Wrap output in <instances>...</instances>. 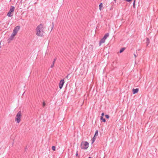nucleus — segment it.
Here are the masks:
<instances>
[{"instance_id":"obj_1","label":"nucleus","mask_w":158,"mask_h":158,"mask_svg":"<svg viewBox=\"0 0 158 158\" xmlns=\"http://www.w3.org/2000/svg\"><path fill=\"white\" fill-rule=\"evenodd\" d=\"M36 35L39 36H42L43 35L44 28L42 24H40L36 28Z\"/></svg>"},{"instance_id":"obj_2","label":"nucleus","mask_w":158,"mask_h":158,"mask_svg":"<svg viewBox=\"0 0 158 158\" xmlns=\"http://www.w3.org/2000/svg\"><path fill=\"white\" fill-rule=\"evenodd\" d=\"M81 147L82 149H86L89 147V143L87 141H83L81 142Z\"/></svg>"},{"instance_id":"obj_3","label":"nucleus","mask_w":158,"mask_h":158,"mask_svg":"<svg viewBox=\"0 0 158 158\" xmlns=\"http://www.w3.org/2000/svg\"><path fill=\"white\" fill-rule=\"evenodd\" d=\"M22 112L21 111H19L17 114L15 119V121L17 123H19L20 121L21 118V117Z\"/></svg>"},{"instance_id":"obj_4","label":"nucleus","mask_w":158,"mask_h":158,"mask_svg":"<svg viewBox=\"0 0 158 158\" xmlns=\"http://www.w3.org/2000/svg\"><path fill=\"white\" fill-rule=\"evenodd\" d=\"M15 10V7L13 6H11L10 9L9 11L7 13V15L9 17H10L12 16L13 15L12 12H13Z\"/></svg>"},{"instance_id":"obj_5","label":"nucleus","mask_w":158,"mask_h":158,"mask_svg":"<svg viewBox=\"0 0 158 158\" xmlns=\"http://www.w3.org/2000/svg\"><path fill=\"white\" fill-rule=\"evenodd\" d=\"M64 83V79H62L60 81L59 85V87L60 89L62 88Z\"/></svg>"},{"instance_id":"obj_6","label":"nucleus","mask_w":158,"mask_h":158,"mask_svg":"<svg viewBox=\"0 0 158 158\" xmlns=\"http://www.w3.org/2000/svg\"><path fill=\"white\" fill-rule=\"evenodd\" d=\"M20 27L19 26H17L14 28L13 31L17 33L19 31L20 29Z\"/></svg>"},{"instance_id":"obj_7","label":"nucleus","mask_w":158,"mask_h":158,"mask_svg":"<svg viewBox=\"0 0 158 158\" xmlns=\"http://www.w3.org/2000/svg\"><path fill=\"white\" fill-rule=\"evenodd\" d=\"M106 39L103 38H102L101 40L100 41L99 43V45L100 46L102 44L104 43L105 42V41L106 40Z\"/></svg>"},{"instance_id":"obj_8","label":"nucleus","mask_w":158,"mask_h":158,"mask_svg":"<svg viewBox=\"0 0 158 158\" xmlns=\"http://www.w3.org/2000/svg\"><path fill=\"white\" fill-rule=\"evenodd\" d=\"M139 89L138 88H136L135 89H132L133 93L134 94L137 93Z\"/></svg>"},{"instance_id":"obj_9","label":"nucleus","mask_w":158,"mask_h":158,"mask_svg":"<svg viewBox=\"0 0 158 158\" xmlns=\"http://www.w3.org/2000/svg\"><path fill=\"white\" fill-rule=\"evenodd\" d=\"M17 34V33L16 32L13 31L12 33V34L11 35V37H14V36H15Z\"/></svg>"},{"instance_id":"obj_10","label":"nucleus","mask_w":158,"mask_h":158,"mask_svg":"<svg viewBox=\"0 0 158 158\" xmlns=\"http://www.w3.org/2000/svg\"><path fill=\"white\" fill-rule=\"evenodd\" d=\"M17 34V33L16 32L13 31L12 33V34L11 35V37H14V36H15Z\"/></svg>"},{"instance_id":"obj_11","label":"nucleus","mask_w":158,"mask_h":158,"mask_svg":"<svg viewBox=\"0 0 158 158\" xmlns=\"http://www.w3.org/2000/svg\"><path fill=\"white\" fill-rule=\"evenodd\" d=\"M109 36V34L108 33H107L105 35L103 38H105V39H106V38L108 37Z\"/></svg>"},{"instance_id":"obj_12","label":"nucleus","mask_w":158,"mask_h":158,"mask_svg":"<svg viewBox=\"0 0 158 158\" xmlns=\"http://www.w3.org/2000/svg\"><path fill=\"white\" fill-rule=\"evenodd\" d=\"M150 41L149 40L148 38H147L146 39V44L147 46H148L149 44Z\"/></svg>"},{"instance_id":"obj_13","label":"nucleus","mask_w":158,"mask_h":158,"mask_svg":"<svg viewBox=\"0 0 158 158\" xmlns=\"http://www.w3.org/2000/svg\"><path fill=\"white\" fill-rule=\"evenodd\" d=\"M125 49V48H122L120 50V51H119V52L120 53H121Z\"/></svg>"},{"instance_id":"obj_14","label":"nucleus","mask_w":158,"mask_h":158,"mask_svg":"<svg viewBox=\"0 0 158 158\" xmlns=\"http://www.w3.org/2000/svg\"><path fill=\"white\" fill-rule=\"evenodd\" d=\"M103 6V5L102 3H101L99 5V9L100 10H102V8Z\"/></svg>"},{"instance_id":"obj_15","label":"nucleus","mask_w":158,"mask_h":158,"mask_svg":"<svg viewBox=\"0 0 158 158\" xmlns=\"http://www.w3.org/2000/svg\"><path fill=\"white\" fill-rule=\"evenodd\" d=\"M96 139V137H95V136H94V137L92 139V143H94V141Z\"/></svg>"},{"instance_id":"obj_16","label":"nucleus","mask_w":158,"mask_h":158,"mask_svg":"<svg viewBox=\"0 0 158 158\" xmlns=\"http://www.w3.org/2000/svg\"><path fill=\"white\" fill-rule=\"evenodd\" d=\"M101 120H102V121L104 122H106V119L104 118L102 116L101 117Z\"/></svg>"},{"instance_id":"obj_17","label":"nucleus","mask_w":158,"mask_h":158,"mask_svg":"<svg viewBox=\"0 0 158 158\" xmlns=\"http://www.w3.org/2000/svg\"><path fill=\"white\" fill-rule=\"evenodd\" d=\"M98 131L97 130L95 131V133L94 136L96 137V136H98Z\"/></svg>"},{"instance_id":"obj_18","label":"nucleus","mask_w":158,"mask_h":158,"mask_svg":"<svg viewBox=\"0 0 158 158\" xmlns=\"http://www.w3.org/2000/svg\"><path fill=\"white\" fill-rule=\"evenodd\" d=\"M52 149L53 151H55L56 150V147L55 146H52Z\"/></svg>"},{"instance_id":"obj_19","label":"nucleus","mask_w":158,"mask_h":158,"mask_svg":"<svg viewBox=\"0 0 158 158\" xmlns=\"http://www.w3.org/2000/svg\"><path fill=\"white\" fill-rule=\"evenodd\" d=\"M54 23H52V30H52V29L53 28V27H54Z\"/></svg>"},{"instance_id":"obj_20","label":"nucleus","mask_w":158,"mask_h":158,"mask_svg":"<svg viewBox=\"0 0 158 158\" xmlns=\"http://www.w3.org/2000/svg\"><path fill=\"white\" fill-rule=\"evenodd\" d=\"M105 117L107 118H109V116L108 115H105Z\"/></svg>"},{"instance_id":"obj_21","label":"nucleus","mask_w":158,"mask_h":158,"mask_svg":"<svg viewBox=\"0 0 158 158\" xmlns=\"http://www.w3.org/2000/svg\"><path fill=\"white\" fill-rule=\"evenodd\" d=\"M45 105V102H44L43 103V107H44Z\"/></svg>"},{"instance_id":"obj_22","label":"nucleus","mask_w":158,"mask_h":158,"mask_svg":"<svg viewBox=\"0 0 158 158\" xmlns=\"http://www.w3.org/2000/svg\"><path fill=\"white\" fill-rule=\"evenodd\" d=\"M124 1H125L126 2H130V1H132V0H124Z\"/></svg>"},{"instance_id":"obj_23","label":"nucleus","mask_w":158,"mask_h":158,"mask_svg":"<svg viewBox=\"0 0 158 158\" xmlns=\"http://www.w3.org/2000/svg\"><path fill=\"white\" fill-rule=\"evenodd\" d=\"M54 64H52L51 65V68H52L53 67L54 65Z\"/></svg>"},{"instance_id":"obj_24","label":"nucleus","mask_w":158,"mask_h":158,"mask_svg":"<svg viewBox=\"0 0 158 158\" xmlns=\"http://www.w3.org/2000/svg\"><path fill=\"white\" fill-rule=\"evenodd\" d=\"M77 152H78V151H77V153H76V155L77 156H78V153H77Z\"/></svg>"},{"instance_id":"obj_25","label":"nucleus","mask_w":158,"mask_h":158,"mask_svg":"<svg viewBox=\"0 0 158 158\" xmlns=\"http://www.w3.org/2000/svg\"><path fill=\"white\" fill-rule=\"evenodd\" d=\"M104 113H102V116H104Z\"/></svg>"},{"instance_id":"obj_26","label":"nucleus","mask_w":158,"mask_h":158,"mask_svg":"<svg viewBox=\"0 0 158 158\" xmlns=\"http://www.w3.org/2000/svg\"><path fill=\"white\" fill-rule=\"evenodd\" d=\"M55 61L53 60V62H52V64H54L55 63Z\"/></svg>"},{"instance_id":"obj_27","label":"nucleus","mask_w":158,"mask_h":158,"mask_svg":"<svg viewBox=\"0 0 158 158\" xmlns=\"http://www.w3.org/2000/svg\"><path fill=\"white\" fill-rule=\"evenodd\" d=\"M134 55L135 58H136V55L135 54H134Z\"/></svg>"},{"instance_id":"obj_28","label":"nucleus","mask_w":158,"mask_h":158,"mask_svg":"<svg viewBox=\"0 0 158 158\" xmlns=\"http://www.w3.org/2000/svg\"><path fill=\"white\" fill-rule=\"evenodd\" d=\"M135 1H134V3H133V6H135Z\"/></svg>"},{"instance_id":"obj_29","label":"nucleus","mask_w":158,"mask_h":158,"mask_svg":"<svg viewBox=\"0 0 158 158\" xmlns=\"http://www.w3.org/2000/svg\"><path fill=\"white\" fill-rule=\"evenodd\" d=\"M56 58H55V59H54V61H56Z\"/></svg>"},{"instance_id":"obj_30","label":"nucleus","mask_w":158,"mask_h":158,"mask_svg":"<svg viewBox=\"0 0 158 158\" xmlns=\"http://www.w3.org/2000/svg\"><path fill=\"white\" fill-rule=\"evenodd\" d=\"M88 158H91V157H89Z\"/></svg>"},{"instance_id":"obj_31","label":"nucleus","mask_w":158,"mask_h":158,"mask_svg":"<svg viewBox=\"0 0 158 158\" xmlns=\"http://www.w3.org/2000/svg\"><path fill=\"white\" fill-rule=\"evenodd\" d=\"M116 0H114V1H115Z\"/></svg>"}]
</instances>
